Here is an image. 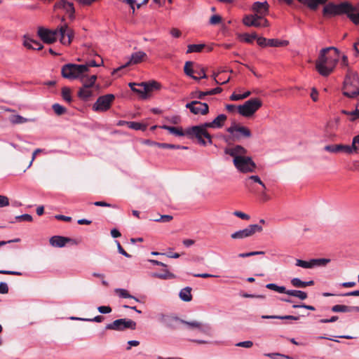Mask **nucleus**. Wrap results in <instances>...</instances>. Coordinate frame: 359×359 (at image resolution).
Listing matches in <instances>:
<instances>
[{
	"instance_id": "20e7f679",
	"label": "nucleus",
	"mask_w": 359,
	"mask_h": 359,
	"mask_svg": "<svg viewBox=\"0 0 359 359\" xmlns=\"http://www.w3.org/2000/svg\"><path fill=\"white\" fill-rule=\"evenodd\" d=\"M185 134L189 139H196L198 143L203 146L212 144L210 134L208 130H203L199 125L185 128Z\"/></svg>"
},
{
	"instance_id": "7c9ffc66",
	"label": "nucleus",
	"mask_w": 359,
	"mask_h": 359,
	"mask_svg": "<svg viewBox=\"0 0 359 359\" xmlns=\"http://www.w3.org/2000/svg\"><path fill=\"white\" fill-rule=\"evenodd\" d=\"M191 292V287H186L180 290L179 297L184 302H190L192 299Z\"/></svg>"
},
{
	"instance_id": "338daca9",
	"label": "nucleus",
	"mask_w": 359,
	"mask_h": 359,
	"mask_svg": "<svg viewBox=\"0 0 359 359\" xmlns=\"http://www.w3.org/2000/svg\"><path fill=\"white\" fill-rule=\"evenodd\" d=\"M8 292V287L6 283L1 282L0 283V293L1 294H7Z\"/></svg>"
},
{
	"instance_id": "4468645a",
	"label": "nucleus",
	"mask_w": 359,
	"mask_h": 359,
	"mask_svg": "<svg viewBox=\"0 0 359 359\" xmlns=\"http://www.w3.org/2000/svg\"><path fill=\"white\" fill-rule=\"evenodd\" d=\"M37 33L41 39L46 43L55 42L57 36H60L59 29L52 30L44 27H39Z\"/></svg>"
},
{
	"instance_id": "0eeeda50",
	"label": "nucleus",
	"mask_w": 359,
	"mask_h": 359,
	"mask_svg": "<svg viewBox=\"0 0 359 359\" xmlns=\"http://www.w3.org/2000/svg\"><path fill=\"white\" fill-rule=\"evenodd\" d=\"M233 163L236 169L243 173L252 172L255 171L256 165L249 156L236 157L233 159Z\"/></svg>"
},
{
	"instance_id": "37998d69",
	"label": "nucleus",
	"mask_w": 359,
	"mask_h": 359,
	"mask_svg": "<svg viewBox=\"0 0 359 359\" xmlns=\"http://www.w3.org/2000/svg\"><path fill=\"white\" fill-rule=\"evenodd\" d=\"M331 310L333 312L347 313L348 312V306L343 304H336L332 307Z\"/></svg>"
},
{
	"instance_id": "cd10ccee",
	"label": "nucleus",
	"mask_w": 359,
	"mask_h": 359,
	"mask_svg": "<svg viewBox=\"0 0 359 359\" xmlns=\"http://www.w3.org/2000/svg\"><path fill=\"white\" fill-rule=\"evenodd\" d=\"M9 120L13 124H21L27 122H35L36 121V118H27L19 114H16L11 116Z\"/></svg>"
},
{
	"instance_id": "052dcab7",
	"label": "nucleus",
	"mask_w": 359,
	"mask_h": 359,
	"mask_svg": "<svg viewBox=\"0 0 359 359\" xmlns=\"http://www.w3.org/2000/svg\"><path fill=\"white\" fill-rule=\"evenodd\" d=\"M222 21V18L219 15H213L210 19V24L217 25Z\"/></svg>"
},
{
	"instance_id": "58836bf2",
	"label": "nucleus",
	"mask_w": 359,
	"mask_h": 359,
	"mask_svg": "<svg viewBox=\"0 0 359 359\" xmlns=\"http://www.w3.org/2000/svg\"><path fill=\"white\" fill-rule=\"evenodd\" d=\"M156 146H158L159 148L162 149H187L188 147L185 146H180V145H176V144H168V143H154Z\"/></svg>"
},
{
	"instance_id": "f704fd0d",
	"label": "nucleus",
	"mask_w": 359,
	"mask_h": 359,
	"mask_svg": "<svg viewBox=\"0 0 359 359\" xmlns=\"http://www.w3.org/2000/svg\"><path fill=\"white\" fill-rule=\"evenodd\" d=\"M197 330L203 334L212 336V327L210 324L201 323Z\"/></svg>"
},
{
	"instance_id": "09e8293b",
	"label": "nucleus",
	"mask_w": 359,
	"mask_h": 359,
	"mask_svg": "<svg viewBox=\"0 0 359 359\" xmlns=\"http://www.w3.org/2000/svg\"><path fill=\"white\" fill-rule=\"evenodd\" d=\"M62 96L64 100H65L67 102H71L72 101V96L70 90L68 88H63L62 90Z\"/></svg>"
},
{
	"instance_id": "4d7b16f0",
	"label": "nucleus",
	"mask_w": 359,
	"mask_h": 359,
	"mask_svg": "<svg viewBox=\"0 0 359 359\" xmlns=\"http://www.w3.org/2000/svg\"><path fill=\"white\" fill-rule=\"evenodd\" d=\"M166 118L169 122L173 124H178L181 122V118L178 115H172L170 116H168Z\"/></svg>"
},
{
	"instance_id": "774afa93",
	"label": "nucleus",
	"mask_w": 359,
	"mask_h": 359,
	"mask_svg": "<svg viewBox=\"0 0 359 359\" xmlns=\"http://www.w3.org/2000/svg\"><path fill=\"white\" fill-rule=\"evenodd\" d=\"M222 91V88H221L220 87H217L210 90H207L206 94H208V95H216L220 93Z\"/></svg>"
},
{
	"instance_id": "7ed1b4c3",
	"label": "nucleus",
	"mask_w": 359,
	"mask_h": 359,
	"mask_svg": "<svg viewBox=\"0 0 359 359\" xmlns=\"http://www.w3.org/2000/svg\"><path fill=\"white\" fill-rule=\"evenodd\" d=\"M356 7L353 6L347 1L341 2L339 4L334 3H329L325 5L323 10V13L325 16H334L346 14L349 11H357Z\"/></svg>"
},
{
	"instance_id": "bf43d9fd",
	"label": "nucleus",
	"mask_w": 359,
	"mask_h": 359,
	"mask_svg": "<svg viewBox=\"0 0 359 359\" xmlns=\"http://www.w3.org/2000/svg\"><path fill=\"white\" fill-rule=\"evenodd\" d=\"M253 345V343L252 341H244L238 342L236 344V346L243 347V348H251Z\"/></svg>"
},
{
	"instance_id": "6e6d98bb",
	"label": "nucleus",
	"mask_w": 359,
	"mask_h": 359,
	"mask_svg": "<svg viewBox=\"0 0 359 359\" xmlns=\"http://www.w3.org/2000/svg\"><path fill=\"white\" fill-rule=\"evenodd\" d=\"M247 180H250L254 182L258 183L264 189H266L265 184L263 183V182L261 180L260 177L258 175H251Z\"/></svg>"
},
{
	"instance_id": "f3484780",
	"label": "nucleus",
	"mask_w": 359,
	"mask_h": 359,
	"mask_svg": "<svg viewBox=\"0 0 359 359\" xmlns=\"http://www.w3.org/2000/svg\"><path fill=\"white\" fill-rule=\"evenodd\" d=\"M50 244L55 248H63L67 243H71L74 245H77L76 240L72 239L68 237L61 236H53L49 240Z\"/></svg>"
},
{
	"instance_id": "b1692460",
	"label": "nucleus",
	"mask_w": 359,
	"mask_h": 359,
	"mask_svg": "<svg viewBox=\"0 0 359 359\" xmlns=\"http://www.w3.org/2000/svg\"><path fill=\"white\" fill-rule=\"evenodd\" d=\"M93 87H88L87 86H82L79 91L78 96L83 100H88L90 97L93 95L94 90Z\"/></svg>"
},
{
	"instance_id": "f03ea898",
	"label": "nucleus",
	"mask_w": 359,
	"mask_h": 359,
	"mask_svg": "<svg viewBox=\"0 0 359 359\" xmlns=\"http://www.w3.org/2000/svg\"><path fill=\"white\" fill-rule=\"evenodd\" d=\"M343 94L351 98L359 95V76L356 72L348 70L344 81Z\"/></svg>"
},
{
	"instance_id": "39448f33",
	"label": "nucleus",
	"mask_w": 359,
	"mask_h": 359,
	"mask_svg": "<svg viewBox=\"0 0 359 359\" xmlns=\"http://www.w3.org/2000/svg\"><path fill=\"white\" fill-rule=\"evenodd\" d=\"M262 105V101L258 98H252L243 104L237 107L238 112L244 117L252 116Z\"/></svg>"
},
{
	"instance_id": "5fc2aeb1",
	"label": "nucleus",
	"mask_w": 359,
	"mask_h": 359,
	"mask_svg": "<svg viewBox=\"0 0 359 359\" xmlns=\"http://www.w3.org/2000/svg\"><path fill=\"white\" fill-rule=\"evenodd\" d=\"M15 219L18 221L32 222V216L29 214H23L21 215L16 216Z\"/></svg>"
},
{
	"instance_id": "6e6552de",
	"label": "nucleus",
	"mask_w": 359,
	"mask_h": 359,
	"mask_svg": "<svg viewBox=\"0 0 359 359\" xmlns=\"http://www.w3.org/2000/svg\"><path fill=\"white\" fill-rule=\"evenodd\" d=\"M106 330L123 331L126 329L135 330L136 323L130 319L120 318L105 326Z\"/></svg>"
},
{
	"instance_id": "473e14b6",
	"label": "nucleus",
	"mask_w": 359,
	"mask_h": 359,
	"mask_svg": "<svg viewBox=\"0 0 359 359\" xmlns=\"http://www.w3.org/2000/svg\"><path fill=\"white\" fill-rule=\"evenodd\" d=\"M287 294H288L290 296L297 297L301 300L306 299L308 297L306 292L302 291V290H287Z\"/></svg>"
},
{
	"instance_id": "2f4dec72",
	"label": "nucleus",
	"mask_w": 359,
	"mask_h": 359,
	"mask_svg": "<svg viewBox=\"0 0 359 359\" xmlns=\"http://www.w3.org/2000/svg\"><path fill=\"white\" fill-rule=\"evenodd\" d=\"M226 116L224 114L218 115L212 121V125H213V128H221L224 124L225 121L226 120Z\"/></svg>"
},
{
	"instance_id": "c03bdc74",
	"label": "nucleus",
	"mask_w": 359,
	"mask_h": 359,
	"mask_svg": "<svg viewBox=\"0 0 359 359\" xmlns=\"http://www.w3.org/2000/svg\"><path fill=\"white\" fill-rule=\"evenodd\" d=\"M342 113L349 116H350L349 120L351 121H354L355 119L359 118V109H355V111H351L343 110Z\"/></svg>"
},
{
	"instance_id": "ddd939ff",
	"label": "nucleus",
	"mask_w": 359,
	"mask_h": 359,
	"mask_svg": "<svg viewBox=\"0 0 359 359\" xmlns=\"http://www.w3.org/2000/svg\"><path fill=\"white\" fill-rule=\"evenodd\" d=\"M227 132L232 135L233 140H238L242 137H250L251 132L247 127L233 125L226 129Z\"/></svg>"
},
{
	"instance_id": "603ef678",
	"label": "nucleus",
	"mask_w": 359,
	"mask_h": 359,
	"mask_svg": "<svg viewBox=\"0 0 359 359\" xmlns=\"http://www.w3.org/2000/svg\"><path fill=\"white\" fill-rule=\"evenodd\" d=\"M172 216L170 215H163L160 217V218L158 219H154V222H169L172 219Z\"/></svg>"
},
{
	"instance_id": "c9c22d12",
	"label": "nucleus",
	"mask_w": 359,
	"mask_h": 359,
	"mask_svg": "<svg viewBox=\"0 0 359 359\" xmlns=\"http://www.w3.org/2000/svg\"><path fill=\"white\" fill-rule=\"evenodd\" d=\"M266 287L267 289L276 291L280 294H283V293L287 294V290H286L285 286H279V285H276V283H268V284H266Z\"/></svg>"
},
{
	"instance_id": "bb28decb",
	"label": "nucleus",
	"mask_w": 359,
	"mask_h": 359,
	"mask_svg": "<svg viewBox=\"0 0 359 359\" xmlns=\"http://www.w3.org/2000/svg\"><path fill=\"white\" fill-rule=\"evenodd\" d=\"M161 128L168 130L170 134L178 136V137H184L186 136L185 129L183 130L182 128H176L172 126H168L166 125H163L161 126Z\"/></svg>"
},
{
	"instance_id": "f8f14e48",
	"label": "nucleus",
	"mask_w": 359,
	"mask_h": 359,
	"mask_svg": "<svg viewBox=\"0 0 359 359\" xmlns=\"http://www.w3.org/2000/svg\"><path fill=\"white\" fill-rule=\"evenodd\" d=\"M185 107L195 115H206L209 112L208 104L197 100L187 103Z\"/></svg>"
},
{
	"instance_id": "a878e982",
	"label": "nucleus",
	"mask_w": 359,
	"mask_h": 359,
	"mask_svg": "<svg viewBox=\"0 0 359 359\" xmlns=\"http://www.w3.org/2000/svg\"><path fill=\"white\" fill-rule=\"evenodd\" d=\"M140 87H144V90L147 91V93L154 90L160 89L161 85L159 83L155 81H151L149 82H142L138 84Z\"/></svg>"
},
{
	"instance_id": "1a4fd4ad",
	"label": "nucleus",
	"mask_w": 359,
	"mask_h": 359,
	"mask_svg": "<svg viewBox=\"0 0 359 359\" xmlns=\"http://www.w3.org/2000/svg\"><path fill=\"white\" fill-rule=\"evenodd\" d=\"M114 95L113 94H107L102 96H100L97 101L93 105V109L95 111H106L111 105L112 102L114 100Z\"/></svg>"
},
{
	"instance_id": "a211bd4d",
	"label": "nucleus",
	"mask_w": 359,
	"mask_h": 359,
	"mask_svg": "<svg viewBox=\"0 0 359 359\" xmlns=\"http://www.w3.org/2000/svg\"><path fill=\"white\" fill-rule=\"evenodd\" d=\"M324 149L331 153H339L344 152L345 154H352V150L350 148V145L344 144H329L324 147Z\"/></svg>"
},
{
	"instance_id": "dca6fc26",
	"label": "nucleus",
	"mask_w": 359,
	"mask_h": 359,
	"mask_svg": "<svg viewBox=\"0 0 359 359\" xmlns=\"http://www.w3.org/2000/svg\"><path fill=\"white\" fill-rule=\"evenodd\" d=\"M59 34L60 36V42L62 44H70L74 37V32L72 29L69 28L66 24H64L59 27Z\"/></svg>"
},
{
	"instance_id": "4c0bfd02",
	"label": "nucleus",
	"mask_w": 359,
	"mask_h": 359,
	"mask_svg": "<svg viewBox=\"0 0 359 359\" xmlns=\"http://www.w3.org/2000/svg\"><path fill=\"white\" fill-rule=\"evenodd\" d=\"M126 125L131 129L135 130H146V126L135 121L126 122Z\"/></svg>"
},
{
	"instance_id": "f257e3e1",
	"label": "nucleus",
	"mask_w": 359,
	"mask_h": 359,
	"mask_svg": "<svg viewBox=\"0 0 359 359\" xmlns=\"http://www.w3.org/2000/svg\"><path fill=\"white\" fill-rule=\"evenodd\" d=\"M339 60V51L334 47L323 48L316 63L318 73L327 76L334 70Z\"/></svg>"
},
{
	"instance_id": "3c124183",
	"label": "nucleus",
	"mask_w": 359,
	"mask_h": 359,
	"mask_svg": "<svg viewBox=\"0 0 359 359\" xmlns=\"http://www.w3.org/2000/svg\"><path fill=\"white\" fill-rule=\"evenodd\" d=\"M356 144H359V135L355 136L353 138L352 144L350 145V148L352 150V154L358 152L359 149L358 147Z\"/></svg>"
},
{
	"instance_id": "c756f323",
	"label": "nucleus",
	"mask_w": 359,
	"mask_h": 359,
	"mask_svg": "<svg viewBox=\"0 0 359 359\" xmlns=\"http://www.w3.org/2000/svg\"><path fill=\"white\" fill-rule=\"evenodd\" d=\"M291 283L294 287L304 288L307 286L313 285L314 282L313 280L302 281L299 278H294L291 280Z\"/></svg>"
},
{
	"instance_id": "8fccbe9b",
	"label": "nucleus",
	"mask_w": 359,
	"mask_h": 359,
	"mask_svg": "<svg viewBox=\"0 0 359 359\" xmlns=\"http://www.w3.org/2000/svg\"><path fill=\"white\" fill-rule=\"evenodd\" d=\"M181 323L187 325L191 329H198L200 325L201 322H198L196 320L194 321H187L184 320H181Z\"/></svg>"
},
{
	"instance_id": "5701e85b",
	"label": "nucleus",
	"mask_w": 359,
	"mask_h": 359,
	"mask_svg": "<svg viewBox=\"0 0 359 359\" xmlns=\"http://www.w3.org/2000/svg\"><path fill=\"white\" fill-rule=\"evenodd\" d=\"M82 83V86H87L88 87H94L95 81L97 80V76L95 74L89 76L88 72H84L81 74L78 79Z\"/></svg>"
},
{
	"instance_id": "412c9836",
	"label": "nucleus",
	"mask_w": 359,
	"mask_h": 359,
	"mask_svg": "<svg viewBox=\"0 0 359 359\" xmlns=\"http://www.w3.org/2000/svg\"><path fill=\"white\" fill-rule=\"evenodd\" d=\"M261 17L257 14L245 15L243 19V22L248 27H259Z\"/></svg>"
},
{
	"instance_id": "2eb2a0df",
	"label": "nucleus",
	"mask_w": 359,
	"mask_h": 359,
	"mask_svg": "<svg viewBox=\"0 0 359 359\" xmlns=\"http://www.w3.org/2000/svg\"><path fill=\"white\" fill-rule=\"evenodd\" d=\"M147 57V54L142 50L135 52L131 54L130 60L124 65L113 70L111 74L114 75L119 70L127 67L129 65H136L142 62Z\"/></svg>"
},
{
	"instance_id": "423d86ee",
	"label": "nucleus",
	"mask_w": 359,
	"mask_h": 359,
	"mask_svg": "<svg viewBox=\"0 0 359 359\" xmlns=\"http://www.w3.org/2000/svg\"><path fill=\"white\" fill-rule=\"evenodd\" d=\"M84 72H86V66L72 63L65 65L61 69L62 76L68 79H79Z\"/></svg>"
},
{
	"instance_id": "0e129e2a",
	"label": "nucleus",
	"mask_w": 359,
	"mask_h": 359,
	"mask_svg": "<svg viewBox=\"0 0 359 359\" xmlns=\"http://www.w3.org/2000/svg\"><path fill=\"white\" fill-rule=\"evenodd\" d=\"M116 243H117V248H118V251L120 254H121L122 255L125 256L126 257H128V258H130L131 257V255H129L128 253H127L124 249L121 247L120 243L118 241H116Z\"/></svg>"
},
{
	"instance_id": "4be33fe9",
	"label": "nucleus",
	"mask_w": 359,
	"mask_h": 359,
	"mask_svg": "<svg viewBox=\"0 0 359 359\" xmlns=\"http://www.w3.org/2000/svg\"><path fill=\"white\" fill-rule=\"evenodd\" d=\"M252 9L253 11L257 13L256 14L261 16H264L269 12V4L267 1H256L253 4Z\"/></svg>"
},
{
	"instance_id": "13d9d810",
	"label": "nucleus",
	"mask_w": 359,
	"mask_h": 359,
	"mask_svg": "<svg viewBox=\"0 0 359 359\" xmlns=\"http://www.w3.org/2000/svg\"><path fill=\"white\" fill-rule=\"evenodd\" d=\"M97 310L102 314H107L111 312V308L109 306H100L97 307Z\"/></svg>"
},
{
	"instance_id": "72a5a7b5",
	"label": "nucleus",
	"mask_w": 359,
	"mask_h": 359,
	"mask_svg": "<svg viewBox=\"0 0 359 359\" xmlns=\"http://www.w3.org/2000/svg\"><path fill=\"white\" fill-rule=\"evenodd\" d=\"M193 65L194 62L191 61L186 62L184 67V71L187 76L191 77L193 79H198V77L194 75V69L192 67Z\"/></svg>"
},
{
	"instance_id": "e2e57ef3",
	"label": "nucleus",
	"mask_w": 359,
	"mask_h": 359,
	"mask_svg": "<svg viewBox=\"0 0 359 359\" xmlns=\"http://www.w3.org/2000/svg\"><path fill=\"white\" fill-rule=\"evenodd\" d=\"M233 215L238 217H240L242 219H245V220H248L250 219V215L243 212H241V211H235L233 212Z\"/></svg>"
},
{
	"instance_id": "a18cd8bd",
	"label": "nucleus",
	"mask_w": 359,
	"mask_h": 359,
	"mask_svg": "<svg viewBox=\"0 0 359 359\" xmlns=\"http://www.w3.org/2000/svg\"><path fill=\"white\" fill-rule=\"evenodd\" d=\"M355 11H349L347 17L356 25H359V12L355 13Z\"/></svg>"
},
{
	"instance_id": "aec40b11",
	"label": "nucleus",
	"mask_w": 359,
	"mask_h": 359,
	"mask_svg": "<svg viewBox=\"0 0 359 359\" xmlns=\"http://www.w3.org/2000/svg\"><path fill=\"white\" fill-rule=\"evenodd\" d=\"M225 154L230 155L235 159L236 157H244L247 154V150L241 145H236L231 148H226L224 150Z\"/></svg>"
},
{
	"instance_id": "680f3d73",
	"label": "nucleus",
	"mask_w": 359,
	"mask_h": 359,
	"mask_svg": "<svg viewBox=\"0 0 359 359\" xmlns=\"http://www.w3.org/2000/svg\"><path fill=\"white\" fill-rule=\"evenodd\" d=\"M256 39H257V43L259 46H262V47L268 46L267 43H268L269 39H267L264 37H262V36H259V37L257 36Z\"/></svg>"
},
{
	"instance_id": "79ce46f5",
	"label": "nucleus",
	"mask_w": 359,
	"mask_h": 359,
	"mask_svg": "<svg viewBox=\"0 0 359 359\" xmlns=\"http://www.w3.org/2000/svg\"><path fill=\"white\" fill-rule=\"evenodd\" d=\"M115 292L122 298H134V296L129 294L127 290L123 288H116Z\"/></svg>"
},
{
	"instance_id": "49530a36",
	"label": "nucleus",
	"mask_w": 359,
	"mask_h": 359,
	"mask_svg": "<svg viewBox=\"0 0 359 359\" xmlns=\"http://www.w3.org/2000/svg\"><path fill=\"white\" fill-rule=\"evenodd\" d=\"M52 108L57 115H62L66 112V108L58 103L53 104Z\"/></svg>"
},
{
	"instance_id": "6ab92c4d",
	"label": "nucleus",
	"mask_w": 359,
	"mask_h": 359,
	"mask_svg": "<svg viewBox=\"0 0 359 359\" xmlns=\"http://www.w3.org/2000/svg\"><path fill=\"white\" fill-rule=\"evenodd\" d=\"M160 320L168 327L176 329L177 327V323H181L182 320L177 317L162 314L160 317Z\"/></svg>"
},
{
	"instance_id": "a19ab883",
	"label": "nucleus",
	"mask_w": 359,
	"mask_h": 359,
	"mask_svg": "<svg viewBox=\"0 0 359 359\" xmlns=\"http://www.w3.org/2000/svg\"><path fill=\"white\" fill-rule=\"evenodd\" d=\"M153 276L164 280L170 279L175 277L173 273L169 272L168 270H165L163 273H155L153 274Z\"/></svg>"
},
{
	"instance_id": "e433bc0d",
	"label": "nucleus",
	"mask_w": 359,
	"mask_h": 359,
	"mask_svg": "<svg viewBox=\"0 0 359 359\" xmlns=\"http://www.w3.org/2000/svg\"><path fill=\"white\" fill-rule=\"evenodd\" d=\"M205 46V44H190L187 46V53H200L203 50L204 47Z\"/></svg>"
},
{
	"instance_id": "9d476101",
	"label": "nucleus",
	"mask_w": 359,
	"mask_h": 359,
	"mask_svg": "<svg viewBox=\"0 0 359 359\" xmlns=\"http://www.w3.org/2000/svg\"><path fill=\"white\" fill-rule=\"evenodd\" d=\"M262 231V226L259 224H250L246 228L233 233L231 237L233 239H243L252 236L256 232H261Z\"/></svg>"
},
{
	"instance_id": "393cba45",
	"label": "nucleus",
	"mask_w": 359,
	"mask_h": 359,
	"mask_svg": "<svg viewBox=\"0 0 359 359\" xmlns=\"http://www.w3.org/2000/svg\"><path fill=\"white\" fill-rule=\"evenodd\" d=\"M300 3L306 5L312 11L316 10L320 5L325 4L327 0H297Z\"/></svg>"
},
{
	"instance_id": "ea45409f",
	"label": "nucleus",
	"mask_w": 359,
	"mask_h": 359,
	"mask_svg": "<svg viewBox=\"0 0 359 359\" xmlns=\"http://www.w3.org/2000/svg\"><path fill=\"white\" fill-rule=\"evenodd\" d=\"M268 46L270 47H280L287 46L288 44V41H280L278 39H271L268 40Z\"/></svg>"
},
{
	"instance_id": "69168bd1",
	"label": "nucleus",
	"mask_w": 359,
	"mask_h": 359,
	"mask_svg": "<svg viewBox=\"0 0 359 359\" xmlns=\"http://www.w3.org/2000/svg\"><path fill=\"white\" fill-rule=\"evenodd\" d=\"M8 205V198L6 196L0 195V208L6 207Z\"/></svg>"
},
{
	"instance_id": "864d4df0",
	"label": "nucleus",
	"mask_w": 359,
	"mask_h": 359,
	"mask_svg": "<svg viewBox=\"0 0 359 359\" xmlns=\"http://www.w3.org/2000/svg\"><path fill=\"white\" fill-rule=\"evenodd\" d=\"M243 41L246 43H252V41L256 39L257 38V34L255 33H253L252 34H245L243 35Z\"/></svg>"
},
{
	"instance_id": "de8ad7c7",
	"label": "nucleus",
	"mask_w": 359,
	"mask_h": 359,
	"mask_svg": "<svg viewBox=\"0 0 359 359\" xmlns=\"http://www.w3.org/2000/svg\"><path fill=\"white\" fill-rule=\"evenodd\" d=\"M194 74L198 75L196 76L198 77L197 80H199L200 79H205L207 76L205 69L199 66L195 67Z\"/></svg>"
},
{
	"instance_id": "c85d7f7f",
	"label": "nucleus",
	"mask_w": 359,
	"mask_h": 359,
	"mask_svg": "<svg viewBox=\"0 0 359 359\" xmlns=\"http://www.w3.org/2000/svg\"><path fill=\"white\" fill-rule=\"evenodd\" d=\"M24 45L27 48L33 50H41L43 48V45L39 41L29 38H26L25 39Z\"/></svg>"
},
{
	"instance_id": "9b49d317",
	"label": "nucleus",
	"mask_w": 359,
	"mask_h": 359,
	"mask_svg": "<svg viewBox=\"0 0 359 359\" xmlns=\"http://www.w3.org/2000/svg\"><path fill=\"white\" fill-rule=\"evenodd\" d=\"M330 262V259L320 258V259H311L308 261L297 259L295 265L304 269H313L318 266H324Z\"/></svg>"
}]
</instances>
